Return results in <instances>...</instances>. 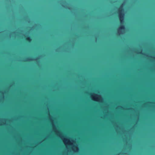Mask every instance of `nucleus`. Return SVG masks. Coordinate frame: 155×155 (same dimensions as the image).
<instances>
[{
    "label": "nucleus",
    "instance_id": "20e7f679",
    "mask_svg": "<svg viewBox=\"0 0 155 155\" xmlns=\"http://www.w3.org/2000/svg\"><path fill=\"white\" fill-rule=\"evenodd\" d=\"M138 53L139 54H143L141 52H139Z\"/></svg>",
    "mask_w": 155,
    "mask_h": 155
},
{
    "label": "nucleus",
    "instance_id": "f03ea898",
    "mask_svg": "<svg viewBox=\"0 0 155 155\" xmlns=\"http://www.w3.org/2000/svg\"><path fill=\"white\" fill-rule=\"evenodd\" d=\"M25 40L27 42L29 43L31 42L32 40L31 38L29 36H27L26 37Z\"/></svg>",
    "mask_w": 155,
    "mask_h": 155
},
{
    "label": "nucleus",
    "instance_id": "39448f33",
    "mask_svg": "<svg viewBox=\"0 0 155 155\" xmlns=\"http://www.w3.org/2000/svg\"><path fill=\"white\" fill-rule=\"evenodd\" d=\"M97 94H95V96H97Z\"/></svg>",
    "mask_w": 155,
    "mask_h": 155
},
{
    "label": "nucleus",
    "instance_id": "f257e3e1",
    "mask_svg": "<svg viewBox=\"0 0 155 155\" xmlns=\"http://www.w3.org/2000/svg\"><path fill=\"white\" fill-rule=\"evenodd\" d=\"M124 11L122 6L121 5L118 8V17L119 18L121 25L118 28V30L121 31L124 30L125 29V26L124 25V14L122 12Z\"/></svg>",
    "mask_w": 155,
    "mask_h": 155
},
{
    "label": "nucleus",
    "instance_id": "7ed1b4c3",
    "mask_svg": "<svg viewBox=\"0 0 155 155\" xmlns=\"http://www.w3.org/2000/svg\"><path fill=\"white\" fill-rule=\"evenodd\" d=\"M38 59V58H37L34 59H32V58H27L26 60H25V61H32L34 60L35 61H37Z\"/></svg>",
    "mask_w": 155,
    "mask_h": 155
}]
</instances>
